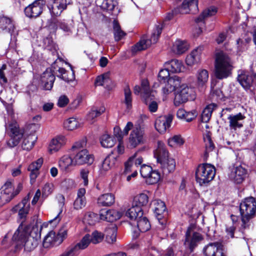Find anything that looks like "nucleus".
Segmentation results:
<instances>
[{"label":"nucleus","mask_w":256,"mask_h":256,"mask_svg":"<svg viewBox=\"0 0 256 256\" xmlns=\"http://www.w3.org/2000/svg\"><path fill=\"white\" fill-rule=\"evenodd\" d=\"M31 227L24 228L17 237V240H12L16 242V246L23 245L25 250L30 252L34 250L38 246L40 238L41 230L42 228L40 222L36 220V224Z\"/></svg>","instance_id":"f257e3e1"},{"label":"nucleus","mask_w":256,"mask_h":256,"mask_svg":"<svg viewBox=\"0 0 256 256\" xmlns=\"http://www.w3.org/2000/svg\"><path fill=\"white\" fill-rule=\"evenodd\" d=\"M29 196H27L18 203L14 206L12 210L13 212H17L18 214V220L20 223L18 230L13 235L14 240H17L20 230L24 228H27L28 227H32L34 226L37 220V216H34L30 218L28 216L30 210V203Z\"/></svg>","instance_id":"f03ea898"},{"label":"nucleus","mask_w":256,"mask_h":256,"mask_svg":"<svg viewBox=\"0 0 256 256\" xmlns=\"http://www.w3.org/2000/svg\"><path fill=\"white\" fill-rule=\"evenodd\" d=\"M232 62L226 53L220 52L216 54L214 75L219 80L226 78L232 74Z\"/></svg>","instance_id":"7ed1b4c3"},{"label":"nucleus","mask_w":256,"mask_h":256,"mask_svg":"<svg viewBox=\"0 0 256 256\" xmlns=\"http://www.w3.org/2000/svg\"><path fill=\"white\" fill-rule=\"evenodd\" d=\"M163 28L164 25L162 24L158 23V24H156L150 38L148 39L146 36H143L140 40L132 47V52L136 53L138 51L144 50L152 44H156L162 33Z\"/></svg>","instance_id":"20e7f679"},{"label":"nucleus","mask_w":256,"mask_h":256,"mask_svg":"<svg viewBox=\"0 0 256 256\" xmlns=\"http://www.w3.org/2000/svg\"><path fill=\"white\" fill-rule=\"evenodd\" d=\"M215 175L214 166L208 164H200L196 171V180L200 186L211 182L214 178Z\"/></svg>","instance_id":"39448f33"},{"label":"nucleus","mask_w":256,"mask_h":256,"mask_svg":"<svg viewBox=\"0 0 256 256\" xmlns=\"http://www.w3.org/2000/svg\"><path fill=\"white\" fill-rule=\"evenodd\" d=\"M240 212L242 215V226L246 228V223L254 216L256 212V201L254 198H246L240 204Z\"/></svg>","instance_id":"423d86ee"},{"label":"nucleus","mask_w":256,"mask_h":256,"mask_svg":"<svg viewBox=\"0 0 256 256\" xmlns=\"http://www.w3.org/2000/svg\"><path fill=\"white\" fill-rule=\"evenodd\" d=\"M22 188V184H18L16 188L15 189L12 181H6L0 189V206L10 202L19 194Z\"/></svg>","instance_id":"0eeeda50"},{"label":"nucleus","mask_w":256,"mask_h":256,"mask_svg":"<svg viewBox=\"0 0 256 256\" xmlns=\"http://www.w3.org/2000/svg\"><path fill=\"white\" fill-rule=\"evenodd\" d=\"M194 98L195 92L194 89L186 84H182L176 92L174 103L178 106Z\"/></svg>","instance_id":"6e6552de"},{"label":"nucleus","mask_w":256,"mask_h":256,"mask_svg":"<svg viewBox=\"0 0 256 256\" xmlns=\"http://www.w3.org/2000/svg\"><path fill=\"white\" fill-rule=\"evenodd\" d=\"M202 240V235L196 230V226L192 224L186 232L184 244L186 248L190 250V252H192Z\"/></svg>","instance_id":"1a4fd4ad"},{"label":"nucleus","mask_w":256,"mask_h":256,"mask_svg":"<svg viewBox=\"0 0 256 256\" xmlns=\"http://www.w3.org/2000/svg\"><path fill=\"white\" fill-rule=\"evenodd\" d=\"M144 130L140 126H136L132 130L128 138V144L131 148H135L145 142Z\"/></svg>","instance_id":"9d476101"},{"label":"nucleus","mask_w":256,"mask_h":256,"mask_svg":"<svg viewBox=\"0 0 256 256\" xmlns=\"http://www.w3.org/2000/svg\"><path fill=\"white\" fill-rule=\"evenodd\" d=\"M44 6V0H36L24 8L25 15L29 18H36L42 12Z\"/></svg>","instance_id":"9b49d317"},{"label":"nucleus","mask_w":256,"mask_h":256,"mask_svg":"<svg viewBox=\"0 0 256 256\" xmlns=\"http://www.w3.org/2000/svg\"><path fill=\"white\" fill-rule=\"evenodd\" d=\"M10 138L7 142V144L10 148H14L19 144L24 135V131L22 129L20 128L16 122L11 124L10 125Z\"/></svg>","instance_id":"f8f14e48"},{"label":"nucleus","mask_w":256,"mask_h":256,"mask_svg":"<svg viewBox=\"0 0 256 256\" xmlns=\"http://www.w3.org/2000/svg\"><path fill=\"white\" fill-rule=\"evenodd\" d=\"M70 2L68 0H50L48 8L52 16H58L66 9Z\"/></svg>","instance_id":"ddd939ff"},{"label":"nucleus","mask_w":256,"mask_h":256,"mask_svg":"<svg viewBox=\"0 0 256 256\" xmlns=\"http://www.w3.org/2000/svg\"><path fill=\"white\" fill-rule=\"evenodd\" d=\"M222 248L220 242H212L206 246L203 251L206 256H226Z\"/></svg>","instance_id":"4468645a"},{"label":"nucleus","mask_w":256,"mask_h":256,"mask_svg":"<svg viewBox=\"0 0 256 256\" xmlns=\"http://www.w3.org/2000/svg\"><path fill=\"white\" fill-rule=\"evenodd\" d=\"M94 158L93 155L90 154L86 149H83L79 151L74 158V164H91L94 162Z\"/></svg>","instance_id":"2eb2a0df"},{"label":"nucleus","mask_w":256,"mask_h":256,"mask_svg":"<svg viewBox=\"0 0 256 256\" xmlns=\"http://www.w3.org/2000/svg\"><path fill=\"white\" fill-rule=\"evenodd\" d=\"M172 119L173 116L170 114L158 117L155 122L156 130L160 133L164 132L170 126Z\"/></svg>","instance_id":"dca6fc26"},{"label":"nucleus","mask_w":256,"mask_h":256,"mask_svg":"<svg viewBox=\"0 0 256 256\" xmlns=\"http://www.w3.org/2000/svg\"><path fill=\"white\" fill-rule=\"evenodd\" d=\"M181 85V79L179 77L174 76L169 78L164 86L162 87V92L164 94H168L174 90H177Z\"/></svg>","instance_id":"f3484780"},{"label":"nucleus","mask_w":256,"mask_h":256,"mask_svg":"<svg viewBox=\"0 0 256 256\" xmlns=\"http://www.w3.org/2000/svg\"><path fill=\"white\" fill-rule=\"evenodd\" d=\"M246 170L241 166L234 167L231 171L229 176L231 180L236 184H240L244 180Z\"/></svg>","instance_id":"a211bd4d"},{"label":"nucleus","mask_w":256,"mask_h":256,"mask_svg":"<svg viewBox=\"0 0 256 256\" xmlns=\"http://www.w3.org/2000/svg\"><path fill=\"white\" fill-rule=\"evenodd\" d=\"M154 212L160 224L162 226L166 225V218H163L164 216H162V214L166 212V206L164 202L160 200H154Z\"/></svg>","instance_id":"6ab92c4d"},{"label":"nucleus","mask_w":256,"mask_h":256,"mask_svg":"<svg viewBox=\"0 0 256 256\" xmlns=\"http://www.w3.org/2000/svg\"><path fill=\"white\" fill-rule=\"evenodd\" d=\"M122 214L114 210L102 209L100 212V220L108 222H113L120 218Z\"/></svg>","instance_id":"aec40b11"},{"label":"nucleus","mask_w":256,"mask_h":256,"mask_svg":"<svg viewBox=\"0 0 256 256\" xmlns=\"http://www.w3.org/2000/svg\"><path fill=\"white\" fill-rule=\"evenodd\" d=\"M116 162V156L113 154L108 156L100 167V172L102 174H104L106 172L114 166Z\"/></svg>","instance_id":"412c9836"},{"label":"nucleus","mask_w":256,"mask_h":256,"mask_svg":"<svg viewBox=\"0 0 256 256\" xmlns=\"http://www.w3.org/2000/svg\"><path fill=\"white\" fill-rule=\"evenodd\" d=\"M66 139L64 136H58L54 138L50 142L48 150L51 154L58 151L66 144Z\"/></svg>","instance_id":"4be33fe9"},{"label":"nucleus","mask_w":256,"mask_h":256,"mask_svg":"<svg viewBox=\"0 0 256 256\" xmlns=\"http://www.w3.org/2000/svg\"><path fill=\"white\" fill-rule=\"evenodd\" d=\"M154 156L160 164L170 158L164 143L160 142H158V148L154 152Z\"/></svg>","instance_id":"5701e85b"},{"label":"nucleus","mask_w":256,"mask_h":256,"mask_svg":"<svg viewBox=\"0 0 256 256\" xmlns=\"http://www.w3.org/2000/svg\"><path fill=\"white\" fill-rule=\"evenodd\" d=\"M154 156L160 164L170 158L164 143L160 142H158V148L154 152Z\"/></svg>","instance_id":"b1692460"},{"label":"nucleus","mask_w":256,"mask_h":256,"mask_svg":"<svg viewBox=\"0 0 256 256\" xmlns=\"http://www.w3.org/2000/svg\"><path fill=\"white\" fill-rule=\"evenodd\" d=\"M43 163L42 158H38L37 160L32 162L29 165L28 170L30 172V178L32 183L34 182L36 178L39 174V169Z\"/></svg>","instance_id":"393cba45"},{"label":"nucleus","mask_w":256,"mask_h":256,"mask_svg":"<svg viewBox=\"0 0 256 256\" xmlns=\"http://www.w3.org/2000/svg\"><path fill=\"white\" fill-rule=\"evenodd\" d=\"M198 10V0H184L180 8V12L182 14H187L190 12H195Z\"/></svg>","instance_id":"a878e982"},{"label":"nucleus","mask_w":256,"mask_h":256,"mask_svg":"<svg viewBox=\"0 0 256 256\" xmlns=\"http://www.w3.org/2000/svg\"><path fill=\"white\" fill-rule=\"evenodd\" d=\"M55 76L51 70H46L41 76V82L44 84L45 90H50L53 86Z\"/></svg>","instance_id":"bb28decb"},{"label":"nucleus","mask_w":256,"mask_h":256,"mask_svg":"<svg viewBox=\"0 0 256 256\" xmlns=\"http://www.w3.org/2000/svg\"><path fill=\"white\" fill-rule=\"evenodd\" d=\"M143 210L141 207H138L134 204L126 212V216L131 220H136L143 216Z\"/></svg>","instance_id":"cd10ccee"},{"label":"nucleus","mask_w":256,"mask_h":256,"mask_svg":"<svg viewBox=\"0 0 256 256\" xmlns=\"http://www.w3.org/2000/svg\"><path fill=\"white\" fill-rule=\"evenodd\" d=\"M137 152H136L133 156H130L128 160L125 163L124 172L128 173L133 170L134 166H138L140 165L142 162L143 158L142 157L136 158Z\"/></svg>","instance_id":"c85d7f7f"},{"label":"nucleus","mask_w":256,"mask_h":256,"mask_svg":"<svg viewBox=\"0 0 256 256\" xmlns=\"http://www.w3.org/2000/svg\"><path fill=\"white\" fill-rule=\"evenodd\" d=\"M115 202L114 196L111 193L101 194L97 200L98 204L102 206H110Z\"/></svg>","instance_id":"c756f323"},{"label":"nucleus","mask_w":256,"mask_h":256,"mask_svg":"<svg viewBox=\"0 0 256 256\" xmlns=\"http://www.w3.org/2000/svg\"><path fill=\"white\" fill-rule=\"evenodd\" d=\"M201 54V48H198L194 49L186 56V64L188 66H192L199 62L200 60Z\"/></svg>","instance_id":"7c9ffc66"},{"label":"nucleus","mask_w":256,"mask_h":256,"mask_svg":"<svg viewBox=\"0 0 256 256\" xmlns=\"http://www.w3.org/2000/svg\"><path fill=\"white\" fill-rule=\"evenodd\" d=\"M142 88V96L146 104H148L149 98L151 97H154V92L152 91L148 84L147 80H143L141 84Z\"/></svg>","instance_id":"2f4dec72"},{"label":"nucleus","mask_w":256,"mask_h":256,"mask_svg":"<svg viewBox=\"0 0 256 256\" xmlns=\"http://www.w3.org/2000/svg\"><path fill=\"white\" fill-rule=\"evenodd\" d=\"M238 80L243 88L247 89L252 84L253 78L248 72H242L241 73L238 74Z\"/></svg>","instance_id":"473e14b6"},{"label":"nucleus","mask_w":256,"mask_h":256,"mask_svg":"<svg viewBox=\"0 0 256 256\" xmlns=\"http://www.w3.org/2000/svg\"><path fill=\"white\" fill-rule=\"evenodd\" d=\"M164 66L168 68L170 72L173 73L181 72L184 68L182 62L176 59L166 62Z\"/></svg>","instance_id":"72a5a7b5"},{"label":"nucleus","mask_w":256,"mask_h":256,"mask_svg":"<svg viewBox=\"0 0 256 256\" xmlns=\"http://www.w3.org/2000/svg\"><path fill=\"white\" fill-rule=\"evenodd\" d=\"M244 118L245 116L240 112L236 115H230L228 117L230 126L234 129L242 127V124L240 122L244 120Z\"/></svg>","instance_id":"f704fd0d"},{"label":"nucleus","mask_w":256,"mask_h":256,"mask_svg":"<svg viewBox=\"0 0 256 256\" xmlns=\"http://www.w3.org/2000/svg\"><path fill=\"white\" fill-rule=\"evenodd\" d=\"M58 239L56 232L54 231H50L45 236L43 242V246L45 248H49L53 246L59 245L60 243L58 242Z\"/></svg>","instance_id":"c9c22d12"},{"label":"nucleus","mask_w":256,"mask_h":256,"mask_svg":"<svg viewBox=\"0 0 256 256\" xmlns=\"http://www.w3.org/2000/svg\"><path fill=\"white\" fill-rule=\"evenodd\" d=\"M160 164L164 174H168L175 170L176 162L172 158H170Z\"/></svg>","instance_id":"e433bc0d"},{"label":"nucleus","mask_w":256,"mask_h":256,"mask_svg":"<svg viewBox=\"0 0 256 256\" xmlns=\"http://www.w3.org/2000/svg\"><path fill=\"white\" fill-rule=\"evenodd\" d=\"M37 139L34 134H29L24 137L22 147L24 150H30L34 146V143Z\"/></svg>","instance_id":"4c0bfd02"},{"label":"nucleus","mask_w":256,"mask_h":256,"mask_svg":"<svg viewBox=\"0 0 256 256\" xmlns=\"http://www.w3.org/2000/svg\"><path fill=\"white\" fill-rule=\"evenodd\" d=\"M204 140L205 144V152L204 154V158L207 159L208 156V153L212 152L214 148V145L212 142L209 132H207L204 136Z\"/></svg>","instance_id":"58836bf2"},{"label":"nucleus","mask_w":256,"mask_h":256,"mask_svg":"<svg viewBox=\"0 0 256 256\" xmlns=\"http://www.w3.org/2000/svg\"><path fill=\"white\" fill-rule=\"evenodd\" d=\"M188 48V44L184 40H176L173 46V50L178 54L186 52Z\"/></svg>","instance_id":"ea45409f"},{"label":"nucleus","mask_w":256,"mask_h":256,"mask_svg":"<svg viewBox=\"0 0 256 256\" xmlns=\"http://www.w3.org/2000/svg\"><path fill=\"white\" fill-rule=\"evenodd\" d=\"M216 108V104H214L207 106L202 114L201 121L203 122H208L211 118L212 112Z\"/></svg>","instance_id":"a19ab883"},{"label":"nucleus","mask_w":256,"mask_h":256,"mask_svg":"<svg viewBox=\"0 0 256 256\" xmlns=\"http://www.w3.org/2000/svg\"><path fill=\"white\" fill-rule=\"evenodd\" d=\"M117 228L112 225L106 230V241L108 244H113L116 241Z\"/></svg>","instance_id":"79ce46f5"},{"label":"nucleus","mask_w":256,"mask_h":256,"mask_svg":"<svg viewBox=\"0 0 256 256\" xmlns=\"http://www.w3.org/2000/svg\"><path fill=\"white\" fill-rule=\"evenodd\" d=\"M58 72L57 76L66 82L73 81L75 78L73 71H66L64 68H60L58 70Z\"/></svg>","instance_id":"37998d69"},{"label":"nucleus","mask_w":256,"mask_h":256,"mask_svg":"<svg viewBox=\"0 0 256 256\" xmlns=\"http://www.w3.org/2000/svg\"><path fill=\"white\" fill-rule=\"evenodd\" d=\"M74 164V158L68 156H64L58 162V166L62 171H66L69 167Z\"/></svg>","instance_id":"c03bdc74"},{"label":"nucleus","mask_w":256,"mask_h":256,"mask_svg":"<svg viewBox=\"0 0 256 256\" xmlns=\"http://www.w3.org/2000/svg\"><path fill=\"white\" fill-rule=\"evenodd\" d=\"M100 142L102 147L110 148L114 145L115 140L112 136L108 134H104L100 138Z\"/></svg>","instance_id":"a18cd8bd"},{"label":"nucleus","mask_w":256,"mask_h":256,"mask_svg":"<svg viewBox=\"0 0 256 256\" xmlns=\"http://www.w3.org/2000/svg\"><path fill=\"white\" fill-rule=\"evenodd\" d=\"M148 202V196L146 194L142 193L134 198L132 204L142 208L147 204Z\"/></svg>","instance_id":"49530a36"},{"label":"nucleus","mask_w":256,"mask_h":256,"mask_svg":"<svg viewBox=\"0 0 256 256\" xmlns=\"http://www.w3.org/2000/svg\"><path fill=\"white\" fill-rule=\"evenodd\" d=\"M124 100L123 102L125 104L128 110L132 108V93L128 86H126L124 90Z\"/></svg>","instance_id":"de8ad7c7"},{"label":"nucleus","mask_w":256,"mask_h":256,"mask_svg":"<svg viewBox=\"0 0 256 256\" xmlns=\"http://www.w3.org/2000/svg\"><path fill=\"white\" fill-rule=\"evenodd\" d=\"M196 77L198 85L199 86H203L208 80V71L204 69L200 70L198 72Z\"/></svg>","instance_id":"09e8293b"},{"label":"nucleus","mask_w":256,"mask_h":256,"mask_svg":"<svg viewBox=\"0 0 256 256\" xmlns=\"http://www.w3.org/2000/svg\"><path fill=\"white\" fill-rule=\"evenodd\" d=\"M90 236L87 234L82 238L80 242L72 246L78 252L79 250L85 249L88 246L90 242Z\"/></svg>","instance_id":"8fccbe9b"},{"label":"nucleus","mask_w":256,"mask_h":256,"mask_svg":"<svg viewBox=\"0 0 256 256\" xmlns=\"http://www.w3.org/2000/svg\"><path fill=\"white\" fill-rule=\"evenodd\" d=\"M110 82V74L107 72L97 76L95 80L94 84L96 86H104L106 87Z\"/></svg>","instance_id":"3c124183"},{"label":"nucleus","mask_w":256,"mask_h":256,"mask_svg":"<svg viewBox=\"0 0 256 256\" xmlns=\"http://www.w3.org/2000/svg\"><path fill=\"white\" fill-rule=\"evenodd\" d=\"M136 221L137 226L141 232H146L150 230V225L146 218L142 216L136 220Z\"/></svg>","instance_id":"603ef678"},{"label":"nucleus","mask_w":256,"mask_h":256,"mask_svg":"<svg viewBox=\"0 0 256 256\" xmlns=\"http://www.w3.org/2000/svg\"><path fill=\"white\" fill-rule=\"evenodd\" d=\"M64 127L68 130H73L80 126V124L76 118H70L64 123Z\"/></svg>","instance_id":"864d4df0"},{"label":"nucleus","mask_w":256,"mask_h":256,"mask_svg":"<svg viewBox=\"0 0 256 256\" xmlns=\"http://www.w3.org/2000/svg\"><path fill=\"white\" fill-rule=\"evenodd\" d=\"M114 40L116 41L120 40L126 34L121 30L120 26L116 20L114 22Z\"/></svg>","instance_id":"5fc2aeb1"},{"label":"nucleus","mask_w":256,"mask_h":256,"mask_svg":"<svg viewBox=\"0 0 256 256\" xmlns=\"http://www.w3.org/2000/svg\"><path fill=\"white\" fill-rule=\"evenodd\" d=\"M146 179L148 184H156L160 180V174L156 170H152Z\"/></svg>","instance_id":"6e6d98bb"},{"label":"nucleus","mask_w":256,"mask_h":256,"mask_svg":"<svg viewBox=\"0 0 256 256\" xmlns=\"http://www.w3.org/2000/svg\"><path fill=\"white\" fill-rule=\"evenodd\" d=\"M56 199L58 202V206L60 208V210L58 212V214L56 216L52 221H54L55 222H58L60 221V218L59 216V214L62 212V208L64 205L65 202V198L64 196L61 194H59L56 196Z\"/></svg>","instance_id":"4d7b16f0"},{"label":"nucleus","mask_w":256,"mask_h":256,"mask_svg":"<svg viewBox=\"0 0 256 256\" xmlns=\"http://www.w3.org/2000/svg\"><path fill=\"white\" fill-rule=\"evenodd\" d=\"M105 110V108L102 106L98 108H92L88 114V119L90 120H92L94 118L100 116L102 114Z\"/></svg>","instance_id":"13d9d810"},{"label":"nucleus","mask_w":256,"mask_h":256,"mask_svg":"<svg viewBox=\"0 0 256 256\" xmlns=\"http://www.w3.org/2000/svg\"><path fill=\"white\" fill-rule=\"evenodd\" d=\"M104 238V234L101 232L95 230L92 232L90 240L94 244H97L102 242Z\"/></svg>","instance_id":"bf43d9fd"},{"label":"nucleus","mask_w":256,"mask_h":256,"mask_svg":"<svg viewBox=\"0 0 256 256\" xmlns=\"http://www.w3.org/2000/svg\"><path fill=\"white\" fill-rule=\"evenodd\" d=\"M184 143V140L180 136L176 135L170 138L168 140V144L170 146H180Z\"/></svg>","instance_id":"052dcab7"},{"label":"nucleus","mask_w":256,"mask_h":256,"mask_svg":"<svg viewBox=\"0 0 256 256\" xmlns=\"http://www.w3.org/2000/svg\"><path fill=\"white\" fill-rule=\"evenodd\" d=\"M98 215L94 212H89L84 216V220L90 225H94L97 221Z\"/></svg>","instance_id":"680f3d73"},{"label":"nucleus","mask_w":256,"mask_h":256,"mask_svg":"<svg viewBox=\"0 0 256 256\" xmlns=\"http://www.w3.org/2000/svg\"><path fill=\"white\" fill-rule=\"evenodd\" d=\"M118 2L116 0H105L104 1L102 6L108 11H112L117 6Z\"/></svg>","instance_id":"e2e57ef3"},{"label":"nucleus","mask_w":256,"mask_h":256,"mask_svg":"<svg viewBox=\"0 0 256 256\" xmlns=\"http://www.w3.org/2000/svg\"><path fill=\"white\" fill-rule=\"evenodd\" d=\"M86 204V199L76 198L74 202V208L76 210L82 209Z\"/></svg>","instance_id":"0e129e2a"},{"label":"nucleus","mask_w":256,"mask_h":256,"mask_svg":"<svg viewBox=\"0 0 256 256\" xmlns=\"http://www.w3.org/2000/svg\"><path fill=\"white\" fill-rule=\"evenodd\" d=\"M152 168L151 166L143 164L141 166L140 168V173L141 176L144 178H146L152 172Z\"/></svg>","instance_id":"69168bd1"},{"label":"nucleus","mask_w":256,"mask_h":256,"mask_svg":"<svg viewBox=\"0 0 256 256\" xmlns=\"http://www.w3.org/2000/svg\"><path fill=\"white\" fill-rule=\"evenodd\" d=\"M68 235L67 229L66 227L62 228L56 234L57 238H58V243H62L64 240L66 238Z\"/></svg>","instance_id":"338daca9"},{"label":"nucleus","mask_w":256,"mask_h":256,"mask_svg":"<svg viewBox=\"0 0 256 256\" xmlns=\"http://www.w3.org/2000/svg\"><path fill=\"white\" fill-rule=\"evenodd\" d=\"M78 254V252L70 246L60 256H76Z\"/></svg>","instance_id":"774afa93"}]
</instances>
